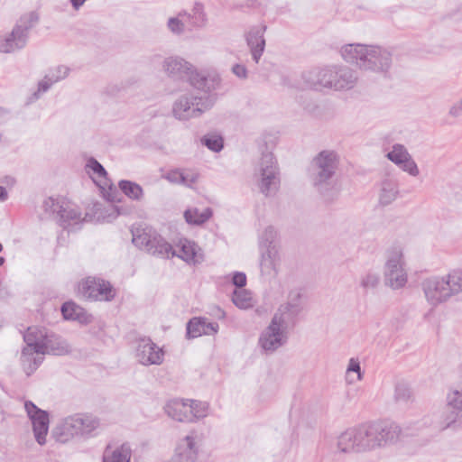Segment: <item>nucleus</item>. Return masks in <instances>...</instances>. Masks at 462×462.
<instances>
[{"label":"nucleus","instance_id":"obj_1","mask_svg":"<svg viewBox=\"0 0 462 462\" xmlns=\"http://www.w3.org/2000/svg\"><path fill=\"white\" fill-rule=\"evenodd\" d=\"M132 243L141 250L162 257L178 256L188 263L202 262L201 249L189 240H180L176 249L166 242L159 233H132Z\"/></svg>","mask_w":462,"mask_h":462},{"label":"nucleus","instance_id":"obj_2","mask_svg":"<svg viewBox=\"0 0 462 462\" xmlns=\"http://www.w3.org/2000/svg\"><path fill=\"white\" fill-rule=\"evenodd\" d=\"M340 53L345 61L355 64L362 70L386 73L392 66V53L378 45L346 44Z\"/></svg>","mask_w":462,"mask_h":462},{"label":"nucleus","instance_id":"obj_3","mask_svg":"<svg viewBox=\"0 0 462 462\" xmlns=\"http://www.w3.org/2000/svg\"><path fill=\"white\" fill-rule=\"evenodd\" d=\"M44 217L54 221L63 229H80L85 222L90 221L88 213L64 197H48L42 202Z\"/></svg>","mask_w":462,"mask_h":462},{"label":"nucleus","instance_id":"obj_4","mask_svg":"<svg viewBox=\"0 0 462 462\" xmlns=\"http://www.w3.org/2000/svg\"><path fill=\"white\" fill-rule=\"evenodd\" d=\"M162 67L170 78L187 80L195 88L204 92H210L220 85L218 76L205 77L191 63L180 57L166 58Z\"/></svg>","mask_w":462,"mask_h":462},{"label":"nucleus","instance_id":"obj_5","mask_svg":"<svg viewBox=\"0 0 462 462\" xmlns=\"http://www.w3.org/2000/svg\"><path fill=\"white\" fill-rule=\"evenodd\" d=\"M421 286L428 303L437 307L462 292V275L451 272L444 276L430 277L423 281Z\"/></svg>","mask_w":462,"mask_h":462},{"label":"nucleus","instance_id":"obj_6","mask_svg":"<svg viewBox=\"0 0 462 462\" xmlns=\"http://www.w3.org/2000/svg\"><path fill=\"white\" fill-rule=\"evenodd\" d=\"M100 427V420L90 413H77L66 418L54 429L56 439L61 443L78 437L88 439Z\"/></svg>","mask_w":462,"mask_h":462},{"label":"nucleus","instance_id":"obj_7","mask_svg":"<svg viewBox=\"0 0 462 462\" xmlns=\"http://www.w3.org/2000/svg\"><path fill=\"white\" fill-rule=\"evenodd\" d=\"M254 180L265 197L273 196L280 188V171L273 154L263 152L254 170Z\"/></svg>","mask_w":462,"mask_h":462},{"label":"nucleus","instance_id":"obj_8","mask_svg":"<svg viewBox=\"0 0 462 462\" xmlns=\"http://www.w3.org/2000/svg\"><path fill=\"white\" fill-rule=\"evenodd\" d=\"M208 93L205 92L203 96L192 94L180 96L173 104V116L179 120H189L200 116L214 105L215 99Z\"/></svg>","mask_w":462,"mask_h":462},{"label":"nucleus","instance_id":"obj_9","mask_svg":"<svg viewBox=\"0 0 462 462\" xmlns=\"http://www.w3.org/2000/svg\"><path fill=\"white\" fill-rule=\"evenodd\" d=\"M259 250L262 275L275 278L281 268L282 258L273 233H263L259 236Z\"/></svg>","mask_w":462,"mask_h":462},{"label":"nucleus","instance_id":"obj_10","mask_svg":"<svg viewBox=\"0 0 462 462\" xmlns=\"http://www.w3.org/2000/svg\"><path fill=\"white\" fill-rule=\"evenodd\" d=\"M383 276L385 285L393 290L402 289L407 283L408 274L401 246H393L387 251Z\"/></svg>","mask_w":462,"mask_h":462},{"label":"nucleus","instance_id":"obj_11","mask_svg":"<svg viewBox=\"0 0 462 462\" xmlns=\"http://www.w3.org/2000/svg\"><path fill=\"white\" fill-rule=\"evenodd\" d=\"M339 158L336 152L321 151L310 165V179L316 188L325 185L336 173Z\"/></svg>","mask_w":462,"mask_h":462},{"label":"nucleus","instance_id":"obj_12","mask_svg":"<svg viewBox=\"0 0 462 462\" xmlns=\"http://www.w3.org/2000/svg\"><path fill=\"white\" fill-rule=\"evenodd\" d=\"M288 325L279 316H273L269 326L259 337V346L265 353H273L286 344L288 340Z\"/></svg>","mask_w":462,"mask_h":462},{"label":"nucleus","instance_id":"obj_13","mask_svg":"<svg viewBox=\"0 0 462 462\" xmlns=\"http://www.w3.org/2000/svg\"><path fill=\"white\" fill-rule=\"evenodd\" d=\"M430 427L437 432L457 430L462 427V415L454 408L445 407L430 416Z\"/></svg>","mask_w":462,"mask_h":462},{"label":"nucleus","instance_id":"obj_14","mask_svg":"<svg viewBox=\"0 0 462 462\" xmlns=\"http://www.w3.org/2000/svg\"><path fill=\"white\" fill-rule=\"evenodd\" d=\"M24 408L32 424V430L38 444L41 446L46 443V437L49 430V414L47 411L38 408L32 402L26 401Z\"/></svg>","mask_w":462,"mask_h":462},{"label":"nucleus","instance_id":"obj_15","mask_svg":"<svg viewBox=\"0 0 462 462\" xmlns=\"http://www.w3.org/2000/svg\"><path fill=\"white\" fill-rule=\"evenodd\" d=\"M83 295L93 300L109 301L115 297V291L108 282L102 279L88 277L81 284Z\"/></svg>","mask_w":462,"mask_h":462},{"label":"nucleus","instance_id":"obj_16","mask_svg":"<svg viewBox=\"0 0 462 462\" xmlns=\"http://www.w3.org/2000/svg\"><path fill=\"white\" fill-rule=\"evenodd\" d=\"M335 78H337L335 66L316 68L302 75L306 86L315 89L333 88Z\"/></svg>","mask_w":462,"mask_h":462},{"label":"nucleus","instance_id":"obj_17","mask_svg":"<svg viewBox=\"0 0 462 462\" xmlns=\"http://www.w3.org/2000/svg\"><path fill=\"white\" fill-rule=\"evenodd\" d=\"M135 357L143 365H161L163 362V350L150 338H142L137 342Z\"/></svg>","mask_w":462,"mask_h":462},{"label":"nucleus","instance_id":"obj_18","mask_svg":"<svg viewBox=\"0 0 462 462\" xmlns=\"http://www.w3.org/2000/svg\"><path fill=\"white\" fill-rule=\"evenodd\" d=\"M302 310L301 293L299 290L290 291L286 303L282 304L273 316L281 317L286 325H289Z\"/></svg>","mask_w":462,"mask_h":462},{"label":"nucleus","instance_id":"obj_19","mask_svg":"<svg viewBox=\"0 0 462 462\" xmlns=\"http://www.w3.org/2000/svg\"><path fill=\"white\" fill-rule=\"evenodd\" d=\"M378 448L397 442L402 433V428L393 422L374 421Z\"/></svg>","mask_w":462,"mask_h":462},{"label":"nucleus","instance_id":"obj_20","mask_svg":"<svg viewBox=\"0 0 462 462\" xmlns=\"http://www.w3.org/2000/svg\"><path fill=\"white\" fill-rule=\"evenodd\" d=\"M400 195V188L397 180L384 178L378 185V203L386 207L393 203Z\"/></svg>","mask_w":462,"mask_h":462},{"label":"nucleus","instance_id":"obj_21","mask_svg":"<svg viewBox=\"0 0 462 462\" xmlns=\"http://www.w3.org/2000/svg\"><path fill=\"white\" fill-rule=\"evenodd\" d=\"M337 448L341 453H360L361 448L358 440L356 427L346 429L337 438Z\"/></svg>","mask_w":462,"mask_h":462},{"label":"nucleus","instance_id":"obj_22","mask_svg":"<svg viewBox=\"0 0 462 462\" xmlns=\"http://www.w3.org/2000/svg\"><path fill=\"white\" fill-rule=\"evenodd\" d=\"M27 34L19 31V27H14L12 32L5 36H0V52L10 53L23 49L27 43Z\"/></svg>","mask_w":462,"mask_h":462},{"label":"nucleus","instance_id":"obj_23","mask_svg":"<svg viewBox=\"0 0 462 462\" xmlns=\"http://www.w3.org/2000/svg\"><path fill=\"white\" fill-rule=\"evenodd\" d=\"M356 430L362 452L370 451L378 448L374 422L360 424L356 426Z\"/></svg>","mask_w":462,"mask_h":462},{"label":"nucleus","instance_id":"obj_24","mask_svg":"<svg viewBox=\"0 0 462 462\" xmlns=\"http://www.w3.org/2000/svg\"><path fill=\"white\" fill-rule=\"evenodd\" d=\"M197 453L198 448L194 437L186 436L176 448L171 462H195Z\"/></svg>","mask_w":462,"mask_h":462},{"label":"nucleus","instance_id":"obj_25","mask_svg":"<svg viewBox=\"0 0 462 462\" xmlns=\"http://www.w3.org/2000/svg\"><path fill=\"white\" fill-rule=\"evenodd\" d=\"M334 88L335 90H348L353 88L358 80L356 72L346 66H335Z\"/></svg>","mask_w":462,"mask_h":462},{"label":"nucleus","instance_id":"obj_26","mask_svg":"<svg viewBox=\"0 0 462 462\" xmlns=\"http://www.w3.org/2000/svg\"><path fill=\"white\" fill-rule=\"evenodd\" d=\"M218 324L216 322H208L205 318H193L187 325V335L189 337H198L201 335H212L217 333Z\"/></svg>","mask_w":462,"mask_h":462},{"label":"nucleus","instance_id":"obj_27","mask_svg":"<svg viewBox=\"0 0 462 462\" xmlns=\"http://www.w3.org/2000/svg\"><path fill=\"white\" fill-rule=\"evenodd\" d=\"M71 351L70 346L60 337L49 332L42 355L65 356Z\"/></svg>","mask_w":462,"mask_h":462},{"label":"nucleus","instance_id":"obj_28","mask_svg":"<svg viewBox=\"0 0 462 462\" xmlns=\"http://www.w3.org/2000/svg\"><path fill=\"white\" fill-rule=\"evenodd\" d=\"M48 329L40 327H29L23 334L25 347H32L38 354L42 352L48 336Z\"/></svg>","mask_w":462,"mask_h":462},{"label":"nucleus","instance_id":"obj_29","mask_svg":"<svg viewBox=\"0 0 462 462\" xmlns=\"http://www.w3.org/2000/svg\"><path fill=\"white\" fill-rule=\"evenodd\" d=\"M263 31L264 28H254L246 35L247 45L250 48L253 60L256 63L259 62L265 47Z\"/></svg>","mask_w":462,"mask_h":462},{"label":"nucleus","instance_id":"obj_30","mask_svg":"<svg viewBox=\"0 0 462 462\" xmlns=\"http://www.w3.org/2000/svg\"><path fill=\"white\" fill-rule=\"evenodd\" d=\"M165 412L175 420L191 422L188 400L176 399L170 401L165 406Z\"/></svg>","mask_w":462,"mask_h":462},{"label":"nucleus","instance_id":"obj_31","mask_svg":"<svg viewBox=\"0 0 462 462\" xmlns=\"http://www.w3.org/2000/svg\"><path fill=\"white\" fill-rule=\"evenodd\" d=\"M43 355L38 354L32 347H23L21 353V363L23 371L29 376L42 363Z\"/></svg>","mask_w":462,"mask_h":462},{"label":"nucleus","instance_id":"obj_32","mask_svg":"<svg viewBox=\"0 0 462 462\" xmlns=\"http://www.w3.org/2000/svg\"><path fill=\"white\" fill-rule=\"evenodd\" d=\"M69 71V68L62 65L51 69L44 79L39 82L38 92L47 91L53 83L65 79Z\"/></svg>","mask_w":462,"mask_h":462},{"label":"nucleus","instance_id":"obj_33","mask_svg":"<svg viewBox=\"0 0 462 462\" xmlns=\"http://www.w3.org/2000/svg\"><path fill=\"white\" fill-rule=\"evenodd\" d=\"M87 168L92 171L91 178L100 189H111V183L107 179V173L105 168L96 159H88L87 162Z\"/></svg>","mask_w":462,"mask_h":462},{"label":"nucleus","instance_id":"obj_34","mask_svg":"<svg viewBox=\"0 0 462 462\" xmlns=\"http://www.w3.org/2000/svg\"><path fill=\"white\" fill-rule=\"evenodd\" d=\"M132 450L128 444H123L119 448L111 450L110 447H106L103 462H130Z\"/></svg>","mask_w":462,"mask_h":462},{"label":"nucleus","instance_id":"obj_35","mask_svg":"<svg viewBox=\"0 0 462 462\" xmlns=\"http://www.w3.org/2000/svg\"><path fill=\"white\" fill-rule=\"evenodd\" d=\"M189 29L191 30L200 29L207 25L208 18L204 11V6L200 3H196L191 10V13H188L186 16Z\"/></svg>","mask_w":462,"mask_h":462},{"label":"nucleus","instance_id":"obj_36","mask_svg":"<svg viewBox=\"0 0 462 462\" xmlns=\"http://www.w3.org/2000/svg\"><path fill=\"white\" fill-rule=\"evenodd\" d=\"M445 402L448 408H454L462 415V382L448 389Z\"/></svg>","mask_w":462,"mask_h":462},{"label":"nucleus","instance_id":"obj_37","mask_svg":"<svg viewBox=\"0 0 462 462\" xmlns=\"http://www.w3.org/2000/svg\"><path fill=\"white\" fill-rule=\"evenodd\" d=\"M211 217L212 209L210 208H204L202 209L191 208H188L184 212L186 222L191 225H201L208 221Z\"/></svg>","mask_w":462,"mask_h":462},{"label":"nucleus","instance_id":"obj_38","mask_svg":"<svg viewBox=\"0 0 462 462\" xmlns=\"http://www.w3.org/2000/svg\"><path fill=\"white\" fill-rule=\"evenodd\" d=\"M188 13L183 11L180 12L176 17L169 18L167 22L168 29L174 34L180 35L186 29V16Z\"/></svg>","mask_w":462,"mask_h":462},{"label":"nucleus","instance_id":"obj_39","mask_svg":"<svg viewBox=\"0 0 462 462\" xmlns=\"http://www.w3.org/2000/svg\"><path fill=\"white\" fill-rule=\"evenodd\" d=\"M411 156L407 148L401 143L393 145L392 150L386 154V158L395 165L404 162Z\"/></svg>","mask_w":462,"mask_h":462},{"label":"nucleus","instance_id":"obj_40","mask_svg":"<svg viewBox=\"0 0 462 462\" xmlns=\"http://www.w3.org/2000/svg\"><path fill=\"white\" fill-rule=\"evenodd\" d=\"M189 402V411L191 417V422L205 418L208 411V403L206 402L188 400Z\"/></svg>","mask_w":462,"mask_h":462},{"label":"nucleus","instance_id":"obj_41","mask_svg":"<svg viewBox=\"0 0 462 462\" xmlns=\"http://www.w3.org/2000/svg\"><path fill=\"white\" fill-rule=\"evenodd\" d=\"M121 190L130 199L139 200L142 199L143 192L142 187L129 180H121L119 182Z\"/></svg>","mask_w":462,"mask_h":462},{"label":"nucleus","instance_id":"obj_42","mask_svg":"<svg viewBox=\"0 0 462 462\" xmlns=\"http://www.w3.org/2000/svg\"><path fill=\"white\" fill-rule=\"evenodd\" d=\"M39 16L35 12L27 13L20 17L14 27L28 35L29 30L38 22Z\"/></svg>","mask_w":462,"mask_h":462},{"label":"nucleus","instance_id":"obj_43","mask_svg":"<svg viewBox=\"0 0 462 462\" xmlns=\"http://www.w3.org/2000/svg\"><path fill=\"white\" fill-rule=\"evenodd\" d=\"M61 313L66 319L81 320L83 310L74 302H65L61 306Z\"/></svg>","mask_w":462,"mask_h":462},{"label":"nucleus","instance_id":"obj_44","mask_svg":"<svg viewBox=\"0 0 462 462\" xmlns=\"http://www.w3.org/2000/svg\"><path fill=\"white\" fill-rule=\"evenodd\" d=\"M232 300L240 309H247L252 305L250 293L245 289H236L234 291Z\"/></svg>","mask_w":462,"mask_h":462},{"label":"nucleus","instance_id":"obj_45","mask_svg":"<svg viewBox=\"0 0 462 462\" xmlns=\"http://www.w3.org/2000/svg\"><path fill=\"white\" fill-rule=\"evenodd\" d=\"M201 143L213 152H219L223 148V139L217 134H206Z\"/></svg>","mask_w":462,"mask_h":462},{"label":"nucleus","instance_id":"obj_46","mask_svg":"<svg viewBox=\"0 0 462 462\" xmlns=\"http://www.w3.org/2000/svg\"><path fill=\"white\" fill-rule=\"evenodd\" d=\"M412 396L410 386L405 383H399L395 386L394 399L398 402H407Z\"/></svg>","mask_w":462,"mask_h":462},{"label":"nucleus","instance_id":"obj_47","mask_svg":"<svg viewBox=\"0 0 462 462\" xmlns=\"http://www.w3.org/2000/svg\"><path fill=\"white\" fill-rule=\"evenodd\" d=\"M379 282L378 273L368 272L360 278V286L365 291L373 290L378 286Z\"/></svg>","mask_w":462,"mask_h":462},{"label":"nucleus","instance_id":"obj_48","mask_svg":"<svg viewBox=\"0 0 462 462\" xmlns=\"http://www.w3.org/2000/svg\"><path fill=\"white\" fill-rule=\"evenodd\" d=\"M397 166L411 177H417L420 174L419 167L415 161L412 159L411 155L409 156V158L405 160L404 162L400 163Z\"/></svg>","mask_w":462,"mask_h":462},{"label":"nucleus","instance_id":"obj_49","mask_svg":"<svg viewBox=\"0 0 462 462\" xmlns=\"http://www.w3.org/2000/svg\"><path fill=\"white\" fill-rule=\"evenodd\" d=\"M397 166L411 177H417L420 174L419 167L415 161L412 159L411 155L409 156V158L405 160L404 162L400 163Z\"/></svg>","mask_w":462,"mask_h":462},{"label":"nucleus","instance_id":"obj_50","mask_svg":"<svg viewBox=\"0 0 462 462\" xmlns=\"http://www.w3.org/2000/svg\"><path fill=\"white\" fill-rule=\"evenodd\" d=\"M165 178L171 183L182 184L184 176L182 175L181 170H173L170 171L166 174Z\"/></svg>","mask_w":462,"mask_h":462},{"label":"nucleus","instance_id":"obj_51","mask_svg":"<svg viewBox=\"0 0 462 462\" xmlns=\"http://www.w3.org/2000/svg\"><path fill=\"white\" fill-rule=\"evenodd\" d=\"M182 175L184 176L182 185L188 187H191V185L195 183L199 178L198 173L192 171H182Z\"/></svg>","mask_w":462,"mask_h":462},{"label":"nucleus","instance_id":"obj_52","mask_svg":"<svg viewBox=\"0 0 462 462\" xmlns=\"http://www.w3.org/2000/svg\"><path fill=\"white\" fill-rule=\"evenodd\" d=\"M232 282L237 289H243L246 284V275L244 273L236 272L233 274Z\"/></svg>","mask_w":462,"mask_h":462},{"label":"nucleus","instance_id":"obj_53","mask_svg":"<svg viewBox=\"0 0 462 462\" xmlns=\"http://www.w3.org/2000/svg\"><path fill=\"white\" fill-rule=\"evenodd\" d=\"M347 373L354 372L357 374V380L362 379L361 367L358 359L351 358L348 362Z\"/></svg>","mask_w":462,"mask_h":462},{"label":"nucleus","instance_id":"obj_54","mask_svg":"<svg viewBox=\"0 0 462 462\" xmlns=\"http://www.w3.org/2000/svg\"><path fill=\"white\" fill-rule=\"evenodd\" d=\"M232 72L239 79L247 77V69L245 65L236 64L232 67Z\"/></svg>","mask_w":462,"mask_h":462},{"label":"nucleus","instance_id":"obj_55","mask_svg":"<svg viewBox=\"0 0 462 462\" xmlns=\"http://www.w3.org/2000/svg\"><path fill=\"white\" fill-rule=\"evenodd\" d=\"M449 115L453 117H459L462 116V98L450 107Z\"/></svg>","mask_w":462,"mask_h":462},{"label":"nucleus","instance_id":"obj_56","mask_svg":"<svg viewBox=\"0 0 462 462\" xmlns=\"http://www.w3.org/2000/svg\"><path fill=\"white\" fill-rule=\"evenodd\" d=\"M87 0H69L72 7L75 10H79L86 2Z\"/></svg>","mask_w":462,"mask_h":462},{"label":"nucleus","instance_id":"obj_57","mask_svg":"<svg viewBox=\"0 0 462 462\" xmlns=\"http://www.w3.org/2000/svg\"><path fill=\"white\" fill-rule=\"evenodd\" d=\"M8 199V192L6 189L0 185V202H4Z\"/></svg>","mask_w":462,"mask_h":462},{"label":"nucleus","instance_id":"obj_58","mask_svg":"<svg viewBox=\"0 0 462 462\" xmlns=\"http://www.w3.org/2000/svg\"><path fill=\"white\" fill-rule=\"evenodd\" d=\"M5 263L4 257H0V266Z\"/></svg>","mask_w":462,"mask_h":462},{"label":"nucleus","instance_id":"obj_59","mask_svg":"<svg viewBox=\"0 0 462 462\" xmlns=\"http://www.w3.org/2000/svg\"><path fill=\"white\" fill-rule=\"evenodd\" d=\"M3 250L2 244L0 243V252Z\"/></svg>","mask_w":462,"mask_h":462}]
</instances>
